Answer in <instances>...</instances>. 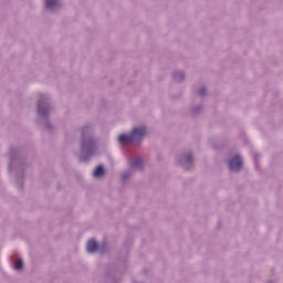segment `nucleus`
Returning a JSON list of instances; mask_svg holds the SVG:
<instances>
[{"label":"nucleus","mask_w":283,"mask_h":283,"mask_svg":"<svg viewBox=\"0 0 283 283\" xmlns=\"http://www.w3.org/2000/svg\"><path fill=\"white\" fill-rule=\"evenodd\" d=\"M186 160H187V163H191V157L190 156H186Z\"/></svg>","instance_id":"9d476101"},{"label":"nucleus","mask_w":283,"mask_h":283,"mask_svg":"<svg viewBox=\"0 0 283 283\" xmlns=\"http://www.w3.org/2000/svg\"><path fill=\"white\" fill-rule=\"evenodd\" d=\"M82 148L85 149V143L82 144Z\"/></svg>","instance_id":"9b49d317"},{"label":"nucleus","mask_w":283,"mask_h":283,"mask_svg":"<svg viewBox=\"0 0 283 283\" xmlns=\"http://www.w3.org/2000/svg\"><path fill=\"white\" fill-rule=\"evenodd\" d=\"M133 167H143V159L137 158L132 163Z\"/></svg>","instance_id":"6e6552de"},{"label":"nucleus","mask_w":283,"mask_h":283,"mask_svg":"<svg viewBox=\"0 0 283 283\" xmlns=\"http://www.w3.org/2000/svg\"><path fill=\"white\" fill-rule=\"evenodd\" d=\"M49 109L50 108H48V107L43 108V102L40 99L39 104H38V113L40 114V116H46Z\"/></svg>","instance_id":"39448f33"},{"label":"nucleus","mask_w":283,"mask_h":283,"mask_svg":"<svg viewBox=\"0 0 283 283\" xmlns=\"http://www.w3.org/2000/svg\"><path fill=\"white\" fill-rule=\"evenodd\" d=\"M44 10L48 12H59L63 8V2L61 0H43Z\"/></svg>","instance_id":"f03ea898"},{"label":"nucleus","mask_w":283,"mask_h":283,"mask_svg":"<svg viewBox=\"0 0 283 283\" xmlns=\"http://www.w3.org/2000/svg\"><path fill=\"white\" fill-rule=\"evenodd\" d=\"M147 136V128L135 127L129 135H119L118 142L122 145H130L135 140H143Z\"/></svg>","instance_id":"f257e3e1"},{"label":"nucleus","mask_w":283,"mask_h":283,"mask_svg":"<svg viewBox=\"0 0 283 283\" xmlns=\"http://www.w3.org/2000/svg\"><path fill=\"white\" fill-rule=\"evenodd\" d=\"M229 168L230 171H240V169H242V157L234 156L232 159H230Z\"/></svg>","instance_id":"7ed1b4c3"},{"label":"nucleus","mask_w":283,"mask_h":283,"mask_svg":"<svg viewBox=\"0 0 283 283\" xmlns=\"http://www.w3.org/2000/svg\"><path fill=\"white\" fill-rule=\"evenodd\" d=\"M13 269H15V271H19L20 269H23V261L22 260H18L15 261Z\"/></svg>","instance_id":"0eeeda50"},{"label":"nucleus","mask_w":283,"mask_h":283,"mask_svg":"<svg viewBox=\"0 0 283 283\" xmlns=\"http://www.w3.org/2000/svg\"><path fill=\"white\" fill-rule=\"evenodd\" d=\"M86 251L88 253H96V251H98V243L94 240H90L86 245Z\"/></svg>","instance_id":"20e7f679"},{"label":"nucleus","mask_w":283,"mask_h":283,"mask_svg":"<svg viewBox=\"0 0 283 283\" xmlns=\"http://www.w3.org/2000/svg\"><path fill=\"white\" fill-rule=\"evenodd\" d=\"M105 174V169H103V166H97L95 168V171L93 172V176L95 178H101V176H103Z\"/></svg>","instance_id":"423d86ee"},{"label":"nucleus","mask_w":283,"mask_h":283,"mask_svg":"<svg viewBox=\"0 0 283 283\" xmlns=\"http://www.w3.org/2000/svg\"><path fill=\"white\" fill-rule=\"evenodd\" d=\"M80 160H85L83 157H80Z\"/></svg>","instance_id":"f8f14e48"},{"label":"nucleus","mask_w":283,"mask_h":283,"mask_svg":"<svg viewBox=\"0 0 283 283\" xmlns=\"http://www.w3.org/2000/svg\"><path fill=\"white\" fill-rule=\"evenodd\" d=\"M205 94H207V90L206 88H201L199 91V96H205Z\"/></svg>","instance_id":"1a4fd4ad"}]
</instances>
